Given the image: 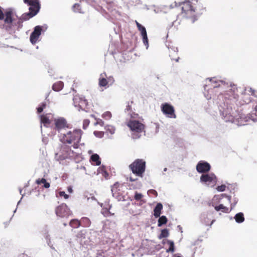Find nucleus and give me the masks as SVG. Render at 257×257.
I'll return each mask as SVG.
<instances>
[{
	"mask_svg": "<svg viewBox=\"0 0 257 257\" xmlns=\"http://www.w3.org/2000/svg\"><path fill=\"white\" fill-rule=\"evenodd\" d=\"M110 133H111V134H113V133H114V130H113V131H111V132H110Z\"/></svg>",
	"mask_w": 257,
	"mask_h": 257,
	"instance_id": "obj_53",
	"label": "nucleus"
},
{
	"mask_svg": "<svg viewBox=\"0 0 257 257\" xmlns=\"http://www.w3.org/2000/svg\"><path fill=\"white\" fill-rule=\"evenodd\" d=\"M43 109L42 108V107H41L40 106H39L38 108H37V112L38 113H41L43 111Z\"/></svg>",
	"mask_w": 257,
	"mask_h": 257,
	"instance_id": "obj_43",
	"label": "nucleus"
},
{
	"mask_svg": "<svg viewBox=\"0 0 257 257\" xmlns=\"http://www.w3.org/2000/svg\"><path fill=\"white\" fill-rule=\"evenodd\" d=\"M90 161L96 166H99L101 164L100 157L97 154H93L90 157Z\"/></svg>",
	"mask_w": 257,
	"mask_h": 257,
	"instance_id": "obj_19",
	"label": "nucleus"
},
{
	"mask_svg": "<svg viewBox=\"0 0 257 257\" xmlns=\"http://www.w3.org/2000/svg\"><path fill=\"white\" fill-rule=\"evenodd\" d=\"M96 132H94V134L96 135Z\"/></svg>",
	"mask_w": 257,
	"mask_h": 257,
	"instance_id": "obj_56",
	"label": "nucleus"
},
{
	"mask_svg": "<svg viewBox=\"0 0 257 257\" xmlns=\"http://www.w3.org/2000/svg\"><path fill=\"white\" fill-rule=\"evenodd\" d=\"M104 174H106V175H108V173L106 171L104 172Z\"/></svg>",
	"mask_w": 257,
	"mask_h": 257,
	"instance_id": "obj_54",
	"label": "nucleus"
},
{
	"mask_svg": "<svg viewBox=\"0 0 257 257\" xmlns=\"http://www.w3.org/2000/svg\"><path fill=\"white\" fill-rule=\"evenodd\" d=\"M82 133L83 132L80 129L69 131L61 134L60 140L62 144H68L74 149H77L79 147Z\"/></svg>",
	"mask_w": 257,
	"mask_h": 257,
	"instance_id": "obj_2",
	"label": "nucleus"
},
{
	"mask_svg": "<svg viewBox=\"0 0 257 257\" xmlns=\"http://www.w3.org/2000/svg\"><path fill=\"white\" fill-rule=\"evenodd\" d=\"M168 219L165 216H162L160 217L158 220V226L160 227L162 225L167 223Z\"/></svg>",
	"mask_w": 257,
	"mask_h": 257,
	"instance_id": "obj_28",
	"label": "nucleus"
},
{
	"mask_svg": "<svg viewBox=\"0 0 257 257\" xmlns=\"http://www.w3.org/2000/svg\"><path fill=\"white\" fill-rule=\"evenodd\" d=\"M214 221H215L214 220H212L210 225H211L213 224V223L214 222Z\"/></svg>",
	"mask_w": 257,
	"mask_h": 257,
	"instance_id": "obj_51",
	"label": "nucleus"
},
{
	"mask_svg": "<svg viewBox=\"0 0 257 257\" xmlns=\"http://www.w3.org/2000/svg\"><path fill=\"white\" fill-rule=\"evenodd\" d=\"M126 109L127 110V111H129V110H131V106L130 105H127L126 106Z\"/></svg>",
	"mask_w": 257,
	"mask_h": 257,
	"instance_id": "obj_46",
	"label": "nucleus"
},
{
	"mask_svg": "<svg viewBox=\"0 0 257 257\" xmlns=\"http://www.w3.org/2000/svg\"><path fill=\"white\" fill-rule=\"evenodd\" d=\"M148 192L150 194H153L155 197H156L158 195L157 192L154 189L149 190Z\"/></svg>",
	"mask_w": 257,
	"mask_h": 257,
	"instance_id": "obj_41",
	"label": "nucleus"
},
{
	"mask_svg": "<svg viewBox=\"0 0 257 257\" xmlns=\"http://www.w3.org/2000/svg\"><path fill=\"white\" fill-rule=\"evenodd\" d=\"M42 31V27L37 26L35 27L34 31L30 35V41L33 44H35L38 41Z\"/></svg>",
	"mask_w": 257,
	"mask_h": 257,
	"instance_id": "obj_11",
	"label": "nucleus"
},
{
	"mask_svg": "<svg viewBox=\"0 0 257 257\" xmlns=\"http://www.w3.org/2000/svg\"><path fill=\"white\" fill-rule=\"evenodd\" d=\"M129 180L131 182H134V181H135L137 179H133L132 177H130Z\"/></svg>",
	"mask_w": 257,
	"mask_h": 257,
	"instance_id": "obj_47",
	"label": "nucleus"
},
{
	"mask_svg": "<svg viewBox=\"0 0 257 257\" xmlns=\"http://www.w3.org/2000/svg\"><path fill=\"white\" fill-rule=\"evenodd\" d=\"M169 235V232L168 229H164L162 230L161 234L159 236L160 238L167 237Z\"/></svg>",
	"mask_w": 257,
	"mask_h": 257,
	"instance_id": "obj_32",
	"label": "nucleus"
},
{
	"mask_svg": "<svg viewBox=\"0 0 257 257\" xmlns=\"http://www.w3.org/2000/svg\"><path fill=\"white\" fill-rule=\"evenodd\" d=\"M81 226L83 227H88L91 225L90 220L86 217H83L80 220Z\"/></svg>",
	"mask_w": 257,
	"mask_h": 257,
	"instance_id": "obj_20",
	"label": "nucleus"
},
{
	"mask_svg": "<svg viewBox=\"0 0 257 257\" xmlns=\"http://www.w3.org/2000/svg\"><path fill=\"white\" fill-rule=\"evenodd\" d=\"M63 86L64 83L63 82L58 81L53 84L52 89L55 91H59L63 88Z\"/></svg>",
	"mask_w": 257,
	"mask_h": 257,
	"instance_id": "obj_21",
	"label": "nucleus"
},
{
	"mask_svg": "<svg viewBox=\"0 0 257 257\" xmlns=\"http://www.w3.org/2000/svg\"><path fill=\"white\" fill-rule=\"evenodd\" d=\"M168 244L169 245V248L167 250V252H174L175 250L174 243L173 241L168 240L167 241Z\"/></svg>",
	"mask_w": 257,
	"mask_h": 257,
	"instance_id": "obj_30",
	"label": "nucleus"
},
{
	"mask_svg": "<svg viewBox=\"0 0 257 257\" xmlns=\"http://www.w3.org/2000/svg\"><path fill=\"white\" fill-rule=\"evenodd\" d=\"M234 219L237 223H242L243 222L244 220V217L243 213L239 212L237 213L234 216Z\"/></svg>",
	"mask_w": 257,
	"mask_h": 257,
	"instance_id": "obj_25",
	"label": "nucleus"
},
{
	"mask_svg": "<svg viewBox=\"0 0 257 257\" xmlns=\"http://www.w3.org/2000/svg\"><path fill=\"white\" fill-rule=\"evenodd\" d=\"M162 209V204L160 203H158L154 210V215L156 218H157L160 216Z\"/></svg>",
	"mask_w": 257,
	"mask_h": 257,
	"instance_id": "obj_18",
	"label": "nucleus"
},
{
	"mask_svg": "<svg viewBox=\"0 0 257 257\" xmlns=\"http://www.w3.org/2000/svg\"><path fill=\"white\" fill-rule=\"evenodd\" d=\"M73 100L75 107H78L82 110L87 108L88 102L84 98L76 95L74 97Z\"/></svg>",
	"mask_w": 257,
	"mask_h": 257,
	"instance_id": "obj_9",
	"label": "nucleus"
},
{
	"mask_svg": "<svg viewBox=\"0 0 257 257\" xmlns=\"http://www.w3.org/2000/svg\"><path fill=\"white\" fill-rule=\"evenodd\" d=\"M136 24L139 30L141 32L142 35L146 36L147 34L146 28L137 22H136Z\"/></svg>",
	"mask_w": 257,
	"mask_h": 257,
	"instance_id": "obj_29",
	"label": "nucleus"
},
{
	"mask_svg": "<svg viewBox=\"0 0 257 257\" xmlns=\"http://www.w3.org/2000/svg\"><path fill=\"white\" fill-rule=\"evenodd\" d=\"M40 106L42 107L43 109H44L46 106V102H42L40 104Z\"/></svg>",
	"mask_w": 257,
	"mask_h": 257,
	"instance_id": "obj_45",
	"label": "nucleus"
},
{
	"mask_svg": "<svg viewBox=\"0 0 257 257\" xmlns=\"http://www.w3.org/2000/svg\"><path fill=\"white\" fill-rule=\"evenodd\" d=\"M90 121L88 119H84L83 122V128L85 129L86 127L89 125Z\"/></svg>",
	"mask_w": 257,
	"mask_h": 257,
	"instance_id": "obj_40",
	"label": "nucleus"
},
{
	"mask_svg": "<svg viewBox=\"0 0 257 257\" xmlns=\"http://www.w3.org/2000/svg\"><path fill=\"white\" fill-rule=\"evenodd\" d=\"M73 10L75 13H82L81 8L80 5L78 4H75L73 7Z\"/></svg>",
	"mask_w": 257,
	"mask_h": 257,
	"instance_id": "obj_31",
	"label": "nucleus"
},
{
	"mask_svg": "<svg viewBox=\"0 0 257 257\" xmlns=\"http://www.w3.org/2000/svg\"><path fill=\"white\" fill-rule=\"evenodd\" d=\"M209 80H210V82H211V83H214V84H216V83H217L218 82L216 81V80H215V79L214 78H210Z\"/></svg>",
	"mask_w": 257,
	"mask_h": 257,
	"instance_id": "obj_44",
	"label": "nucleus"
},
{
	"mask_svg": "<svg viewBox=\"0 0 257 257\" xmlns=\"http://www.w3.org/2000/svg\"><path fill=\"white\" fill-rule=\"evenodd\" d=\"M219 85V84H218V85H213V87H218Z\"/></svg>",
	"mask_w": 257,
	"mask_h": 257,
	"instance_id": "obj_52",
	"label": "nucleus"
},
{
	"mask_svg": "<svg viewBox=\"0 0 257 257\" xmlns=\"http://www.w3.org/2000/svg\"><path fill=\"white\" fill-rule=\"evenodd\" d=\"M143 195L141 193H139L136 192L134 196V198L136 200L139 201L140 200L143 198Z\"/></svg>",
	"mask_w": 257,
	"mask_h": 257,
	"instance_id": "obj_36",
	"label": "nucleus"
},
{
	"mask_svg": "<svg viewBox=\"0 0 257 257\" xmlns=\"http://www.w3.org/2000/svg\"><path fill=\"white\" fill-rule=\"evenodd\" d=\"M142 37H143V43L148 47V37H147V34L146 35V36H145L144 35H142Z\"/></svg>",
	"mask_w": 257,
	"mask_h": 257,
	"instance_id": "obj_37",
	"label": "nucleus"
},
{
	"mask_svg": "<svg viewBox=\"0 0 257 257\" xmlns=\"http://www.w3.org/2000/svg\"><path fill=\"white\" fill-rule=\"evenodd\" d=\"M169 56L171 59L175 61L176 62H178L179 57L178 56V51L175 50L173 48H170L169 49Z\"/></svg>",
	"mask_w": 257,
	"mask_h": 257,
	"instance_id": "obj_16",
	"label": "nucleus"
},
{
	"mask_svg": "<svg viewBox=\"0 0 257 257\" xmlns=\"http://www.w3.org/2000/svg\"><path fill=\"white\" fill-rule=\"evenodd\" d=\"M21 23H22V21L20 20H19V21H18V24L21 25Z\"/></svg>",
	"mask_w": 257,
	"mask_h": 257,
	"instance_id": "obj_50",
	"label": "nucleus"
},
{
	"mask_svg": "<svg viewBox=\"0 0 257 257\" xmlns=\"http://www.w3.org/2000/svg\"><path fill=\"white\" fill-rule=\"evenodd\" d=\"M161 110L163 113L165 114L167 117L171 118H176V115L175 112V109L174 107L168 103H164L162 104Z\"/></svg>",
	"mask_w": 257,
	"mask_h": 257,
	"instance_id": "obj_8",
	"label": "nucleus"
},
{
	"mask_svg": "<svg viewBox=\"0 0 257 257\" xmlns=\"http://www.w3.org/2000/svg\"><path fill=\"white\" fill-rule=\"evenodd\" d=\"M225 188H226V186L225 185H221L220 186H218L217 187V190L218 191L222 192V191H224L225 190Z\"/></svg>",
	"mask_w": 257,
	"mask_h": 257,
	"instance_id": "obj_39",
	"label": "nucleus"
},
{
	"mask_svg": "<svg viewBox=\"0 0 257 257\" xmlns=\"http://www.w3.org/2000/svg\"><path fill=\"white\" fill-rule=\"evenodd\" d=\"M71 146L68 145V144H62L60 147L59 151V158L61 160H64L69 157L73 156L74 152L71 149ZM58 153L57 154L58 155Z\"/></svg>",
	"mask_w": 257,
	"mask_h": 257,
	"instance_id": "obj_5",
	"label": "nucleus"
},
{
	"mask_svg": "<svg viewBox=\"0 0 257 257\" xmlns=\"http://www.w3.org/2000/svg\"><path fill=\"white\" fill-rule=\"evenodd\" d=\"M40 118L41 122L43 123L45 125L50 124V120L47 114L41 115Z\"/></svg>",
	"mask_w": 257,
	"mask_h": 257,
	"instance_id": "obj_26",
	"label": "nucleus"
},
{
	"mask_svg": "<svg viewBox=\"0 0 257 257\" xmlns=\"http://www.w3.org/2000/svg\"><path fill=\"white\" fill-rule=\"evenodd\" d=\"M59 195L61 197H64V198L66 199H68L69 196L65 193L64 191H60L59 193Z\"/></svg>",
	"mask_w": 257,
	"mask_h": 257,
	"instance_id": "obj_38",
	"label": "nucleus"
},
{
	"mask_svg": "<svg viewBox=\"0 0 257 257\" xmlns=\"http://www.w3.org/2000/svg\"><path fill=\"white\" fill-rule=\"evenodd\" d=\"M106 77V74H101L99 78V85L101 87H105L108 84V81L105 78Z\"/></svg>",
	"mask_w": 257,
	"mask_h": 257,
	"instance_id": "obj_17",
	"label": "nucleus"
},
{
	"mask_svg": "<svg viewBox=\"0 0 257 257\" xmlns=\"http://www.w3.org/2000/svg\"><path fill=\"white\" fill-rule=\"evenodd\" d=\"M216 211H218L219 210H221L222 212L228 213L229 212L230 210H229V208L227 207L224 206L223 204H220L218 206H216L214 207Z\"/></svg>",
	"mask_w": 257,
	"mask_h": 257,
	"instance_id": "obj_22",
	"label": "nucleus"
},
{
	"mask_svg": "<svg viewBox=\"0 0 257 257\" xmlns=\"http://www.w3.org/2000/svg\"><path fill=\"white\" fill-rule=\"evenodd\" d=\"M205 8L198 0L186 1L182 4V15L183 17L191 20L192 23L197 20L196 15L201 13Z\"/></svg>",
	"mask_w": 257,
	"mask_h": 257,
	"instance_id": "obj_1",
	"label": "nucleus"
},
{
	"mask_svg": "<svg viewBox=\"0 0 257 257\" xmlns=\"http://www.w3.org/2000/svg\"><path fill=\"white\" fill-rule=\"evenodd\" d=\"M69 225L73 228H77L81 226L80 220H79L77 219H72L69 222Z\"/></svg>",
	"mask_w": 257,
	"mask_h": 257,
	"instance_id": "obj_23",
	"label": "nucleus"
},
{
	"mask_svg": "<svg viewBox=\"0 0 257 257\" xmlns=\"http://www.w3.org/2000/svg\"><path fill=\"white\" fill-rule=\"evenodd\" d=\"M127 126L134 132L140 133L143 132L145 126V125L136 120H130L127 123Z\"/></svg>",
	"mask_w": 257,
	"mask_h": 257,
	"instance_id": "obj_7",
	"label": "nucleus"
},
{
	"mask_svg": "<svg viewBox=\"0 0 257 257\" xmlns=\"http://www.w3.org/2000/svg\"><path fill=\"white\" fill-rule=\"evenodd\" d=\"M120 184L118 182L115 183L111 186V192L114 196L119 190Z\"/></svg>",
	"mask_w": 257,
	"mask_h": 257,
	"instance_id": "obj_27",
	"label": "nucleus"
},
{
	"mask_svg": "<svg viewBox=\"0 0 257 257\" xmlns=\"http://www.w3.org/2000/svg\"><path fill=\"white\" fill-rule=\"evenodd\" d=\"M24 2L29 6V12L22 16L23 19L25 21L36 15L41 6L39 0H24Z\"/></svg>",
	"mask_w": 257,
	"mask_h": 257,
	"instance_id": "obj_3",
	"label": "nucleus"
},
{
	"mask_svg": "<svg viewBox=\"0 0 257 257\" xmlns=\"http://www.w3.org/2000/svg\"><path fill=\"white\" fill-rule=\"evenodd\" d=\"M4 20L5 23L8 25H12L14 22L15 19L13 17V12L12 11H7L4 14Z\"/></svg>",
	"mask_w": 257,
	"mask_h": 257,
	"instance_id": "obj_14",
	"label": "nucleus"
},
{
	"mask_svg": "<svg viewBox=\"0 0 257 257\" xmlns=\"http://www.w3.org/2000/svg\"><path fill=\"white\" fill-rule=\"evenodd\" d=\"M215 179L216 177L213 174H202L200 177V181L204 183H210Z\"/></svg>",
	"mask_w": 257,
	"mask_h": 257,
	"instance_id": "obj_15",
	"label": "nucleus"
},
{
	"mask_svg": "<svg viewBox=\"0 0 257 257\" xmlns=\"http://www.w3.org/2000/svg\"><path fill=\"white\" fill-rule=\"evenodd\" d=\"M224 196H226V197H227L229 202H231V197L229 196L226 195L225 194H224Z\"/></svg>",
	"mask_w": 257,
	"mask_h": 257,
	"instance_id": "obj_48",
	"label": "nucleus"
},
{
	"mask_svg": "<svg viewBox=\"0 0 257 257\" xmlns=\"http://www.w3.org/2000/svg\"><path fill=\"white\" fill-rule=\"evenodd\" d=\"M132 172L139 177H142L145 171L146 162L142 159H137L129 165Z\"/></svg>",
	"mask_w": 257,
	"mask_h": 257,
	"instance_id": "obj_4",
	"label": "nucleus"
},
{
	"mask_svg": "<svg viewBox=\"0 0 257 257\" xmlns=\"http://www.w3.org/2000/svg\"><path fill=\"white\" fill-rule=\"evenodd\" d=\"M36 183L38 185L43 184V187L45 188H49L50 186V183L47 182L45 178L38 179L36 180Z\"/></svg>",
	"mask_w": 257,
	"mask_h": 257,
	"instance_id": "obj_24",
	"label": "nucleus"
},
{
	"mask_svg": "<svg viewBox=\"0 0 257 257\" xmlns=\"http://www.w3.org/2000/svg\"><path fill=\"white\" fill-rule=\"evenodd\" d=\"M68 191L70 193H71V192H72V189L71 187H68Z\"/></svg>",
	"mask_w": 257,
	"mask_h": 257,
	"instance_id": "obj_49",
	"label": "nucleus"
},
{
	"mask_svg": "<svg viewBox=\"0 0 257 257\" xmlns=\"http://www.w3.org/2000/svg\"><path fill=\"white\" fill-rule=\"evenodd\" d=\"M96 124H98L101 126H103L104 124V122L101 119H99L98 120H97Z\"/></svg>",
	"mask_w": 257,
	"mask_h": 257,
	"instance_id": "obj_42",
	"label": "nucleus"
},
{
	"mask_svg": "<svg viewBox=\"0 0 257 257\" xmlns=\"http://www.w3.org/2000/svg\"><path fill=\"white\" fill-rule=\"evenodd\" d=\"M68 127L69 125L64 118H59L55 120L54 129L58 132L60 133L62 130Z\"/></svg>",
	"mask_w": 257,
	"mask_h": 257,
	"instance_id": "obj_10",
	"label": "nucleus"
},
{
	"mask_svg": "<svg viewBox=\"0 0 257 257\" xmlns=\"http://www.w3.org/2000/svg\"><path fill=\"white\" fill-rule=\"evenodd\" d=\"M25 256H26V255H24V254H23V257H25Z\"/></svg>",
	"mask_w": 257,
	"mask_h": 257,
	"instance_id": "obj_55",
	"label": "nucleus"
},
{
	"mask_svg": "<svg viewBox=\"0 0 257 257\" xmlns=\"http://www.w3.org/2000/svg\"><path fill=\"white\" fill-rule=\"evenodd\" d=\"M102 214L104 215L105 217H108L110 216H112L114 215V213H111L109 210L106 209H103V211L102 212Z\"/></svg>",
	"mask_w": 257,
	"mask_h": 257,
	"instance_id": "obj_34",
	"label": "nucleus"
},
{
	"mask_svg": "<svg viewBox=\"0 0 257 257\" xmlns=\"http://www.w3.org/2000/svg\"><path fill=\"white\" fill-rule=\"evenodd\" d=\"M251 117L253 121H257V105L255 106L253 110Z\"/></svg>",
	"mask_w": 257,
	"mask_h": 257,
	"instance_id": "obj_33",
	"label": "nucleus"
},
{
	"mask_svg": "<svg viewBox=\"0 0 257 257\" xmlns=\"http://www.w3.org/2000/svg\"><path fill=\"white\" fill-rule=\"evenodd\" d=\"M211 166L210 164L204 161H200L196 166V170L198 172L205 173L210 171Z\"/></svg>",
	"mask_w": 257,
	"mask_h": 257,
	"instance_id": "obj_12",
	"label": "nucleus"
},
{
	"mask_svg": "<svg viewBox=\"0 0 257 257\" xmlns=\"http://www.w3.org/2000/svg\"><path fill=\"white\" fill-rule=\"evenodd\" d=\"M230 88L226 91V95L228 96L230 99L231 98L236 99L238 96V89L236 86L234 84H230Z\"/></svg>",
	"mask_w": 257,
	"mask_h": 257,
	"instance_id": "obj_13",
	"label": "nucleus"
},
{
	"mask_svg": "<svg viewBox=\"0 0 257 257\" xmlns=\"http://www.w3.org/2000/svg\"><path fill=\"white\" fill-rule=\"evenodd\" d=\"M102 117L105 119H109L111 117V113L109 111H106L102 114Z\"/></svg>",
	"mask_w": 257,
	"mask_h": 257,
	"instance_id": "obj_35",
	"label": "nucleus"
},
{
	"mask_svg": "<svg viewBox=\"0 0 257 257\" xmlns=\"http://www.w3.org/2000/svg\"><path fill=\"white\" fill-rule=\"evenodd\" d=\"M55 213L57 216L64 218L70 216L72 213L65 203H62L55 209Z\"/></svg>",
	"mask_w": 257,
	"mask_h": 257,
	"instance_id": "obj_6",
	"label": "nucleus"
}]
</instances>
